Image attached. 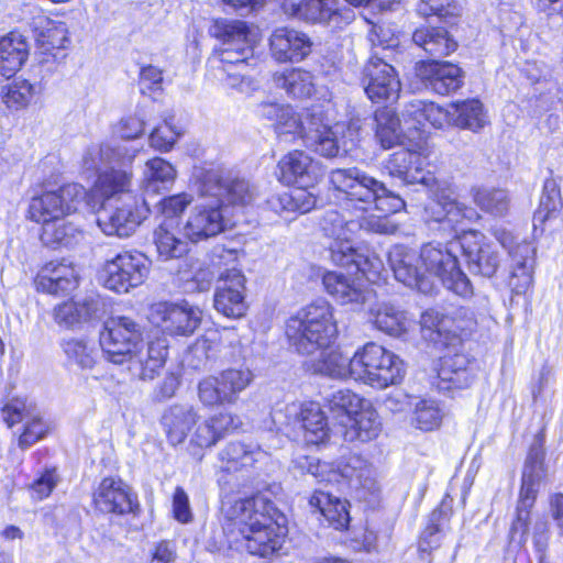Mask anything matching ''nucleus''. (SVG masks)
Returning <instances> with one entry per match:
<instances>
[{
	"label": "nucleus",
	"mask_w": 563,
	"mask_h": 563,
	"mask_svg": "<svg viewBox=\"0 0 563 563\" xmlns=\"http://www.w3.org/2000/svg\"><path fill=\"white\" fill-rule=\"evenodd\" d=\"M332 306L317 300L290 317L286 336L290 345L308 360L305 365L316 374L332 378H352V357L331 349L338 336Z\"/></svg>",
	"instance_id": "nucleus-1"
},
{
	"label": "nucleus",
	"mask_w": 563,
	"mask_h": 563,
	"mask_svg": "<svg viewBox=\"0 0 563 563\" xmlns=\"http://www.w3.org/2000/svg\"><path fill=\"white\" fill-rule=\"evenodd\" d=\"M221 526L225 542L220 549L245 550L252 555L268 556L282 548V517L275 505L264 495L221 499Z\"/></svg>",
	"instance_id": "nucleus-2"
},
{
	"label": "nucleus",
	"mask_w": 563,
	"mask_h": 563,
	"mask_svg": "<svg viewBox=\"0 0 563 563\" xmlns=\"http://www.w3.org/2000/svg\"><path fill=\"white\" fill-rule=\"evenodd\" d=\"M460 238L445 244L429 242L421 246L419 255L406 246H394L388 254L395 278L420 292L430 294L433 283L428 275L441 280L443 286L461 297L473 294L468 277L461 271L456 257Z\"/></svg>",
	"instance_id": "nucleus-3"
},
{
	"label": "nucleus",
	"mask_w": 563,
	"mask_h": 563,
	"mask_svg": "<svg viewBox=\"0 0 563 563\" xmlns=\"http://www.w3.org/2000/svg\"><path fill=\"white\" fill-rule=\"evenodd\" d=\"M145 327L129 316H114L104 322L100 346L107 361L122 365L142 380H153L164 366L168 345L165 339L144 342Z\"/></svg>",
	"instance_id": "nucleus-4"
},
{
	"label": "nucleus",
	"mask_w": 563,
	"mask_h": 563,
	"mask_svg": "<svg viewBox=\"0 0 563 563\" xmlns=\"http://www.w3.org/2000/svg\"><path fill=\"white\" fill-rule=\"evenodd\" d=\"M330 183L356 208L367 210L374 205L376 210L384 213V216L363 217L356 221L360 225L358 230L383 234L395 232L396 227L387 219V214L400 211L405 207V201L399 195L389 190L384 183L357 167L333 169L330 173Z\"/></svg>",
	"instance_id": "nucleus-5"
},
{
	"label": "nucleus",
	"mask_w": 563,
	"mask_h": 563,
	"mask_svg": "<svg viewBox=\"0 0 563 563\" xmlns=\"http://www.w3.org/2000/svg\"><path fill=\"white\" fill-rule=\"evenodd\" d=\"M209 33L221 42L220 48L208 59L212 76L227 88L244 93L254 90V80L242 71L253 58L255 43L246 23L218 19L210 26Z\"/></svg>",
	"instance_id": "nucleus-6"
},
{
	"label": "nucleus",
	"mask_w": 563,
	"mask_h": 563,
	"mask_svg": "<svg viewBox=\"0 0 563 563\" xmlns=\"http://www.w3.org/2000/svg\"><path fill=\"white\" fill-rule=\"evenodd\" d=\"M352 378L374 388L399 384L406 374L404 361L374 342L366 343L352 356Z\"/></svg>",
	"instance_id": "nucleus-7"
},
{
	"label": "nucleus",
	"mask_w": 563,
	"mask_h": 563,
	"mask_svg": "<svg viewBox=\"0 0 563 563\" xmlns=\"http://www.w3.org/2000/svg\"><path fill=\"white\" fill-rule=\"evenodd\" d=\"M291 464L295 472L310 474L319 483L336 481L341 476L347 479L350 486L356 490H365L373 496L379 492L372 465L356 454H352L341 461L338 465V471L332 470L330 464L320 462L317 457L302 454L297 455Z\"/></svg>",
	"instance_id": "nucleus-8"
},
{
	"label": "nucleus",
	"mask_w": 563,
	"mask_h": 563,
	"mask_svg": "<svg viewBox=\"0 0 563 563\" xmlns=\"http://www.w3.org/2000/svg\"><path fill=\"white\" fill-rule=\"evenodd\" d=\"M87 191L79 184H68L58 190L34 196L29 203V218L44 227L48 222L71 216L86 206Z\"/></svg>",
	"instance_id": "nucleus-9"
},
{
	"label": "nucleus",
	"mask_w": 563,
	"mask_h": 563,
	"mask_svg": "<svg viewBox=\"0 0 563 563\" xmlns=\"http://www.w3.org/2000/svg\"><path fill=\"white\" fill-rule=\"evenodd\" d=\"M544 452L540 445H532L525 463L517 518L511 526V538L522 542L528 531L529 510L533 506L538 489L545 477Z\"/></svg>",
	"instance_id": "nucleus-10"
},
{
	"label": "nucleus",
	"mask_w": 563,
	"mask_h": 563,
	"mask_svg": "<svg viewBox=\"0 0 563 563\" xmlns=\"http://www.w3.org/2000/svg\"><path fill=\"white\" fill-rule=\"evenodd\" d=\"M252 380L253 373L246 367L227 368L199 382V400L206 407L233 405Z\"/></svg>",
	"instance_id": "nucleus-11"
},
{
	"label": "nucleus",
	"mask_w": 563,
	"mask_h": 563,
	"mask_svg": "<svg viewBox=\"0 0 563 563\" xmlns=\"http://www.w3.org/2000/svg\"><path fill=\"white\" fill-rule=\"evenodd\" d=\"M150 266L148 258L142 253H119L103 266V285L114 292L126 294L146 280Z\"/></svg>",
	"instance_id": "nucleus-12"
},
{
	"label": "nucleus",
	"mask_w": 563,
	"mask_h": 563,
	"mask_svg": "<svg viewBox=\"0 0 563 563\" xmlns=\"http://www.w3.org/2000/svg\"><path fill=\"white\" fill-rule=\"evenodd\" d=\"M202 311L186 300L159 301L150 306L148 321L170 335H191L199 327Z\"/></svg>",
	"instance_id": "nucleus-13"
},
{
	"label": "nucleus",
	"mask_w": 563,
	"mask_h": 563,
	"mask_svg": "<svg viewBox=\"0 0 563 563\" xmlns=\"http://www.w3.org/2000/svg\"><path fill=\"white\" fill-rule=\"evenodd\" d=\"M202 196L219 199L227 206L245 207L256 199L257 188L250 180L239 176H223L220 170H208L200 185Z\"/></svg>",
	"instance_id": "nucleus-14"
},
{
	"label": "nucleus",
	"mask_w": 563,
	"mask_h": 563,
	"mask_svg": "<svg viewBox=\"0 0 563 563\" xmlns=\"http://www.w3.org/2000/svg\"><path fill=\"white\" fill-rule=\"evenodd\" d=\"M111 208L104 207L99 211L97 223L107 235L128 238L145 220L150 213V203L146 198L142 201L114 202Z\"/></svg>",
	"instance_id": "nucleus-15"
},
{
	"label": "nucleus",
	"mask_w": 563,
	"mask_h": 563,
	"mask_svg": "<svg viewBox=\"0 0 563 563\" xmlns=\"http://www.w3.org/2000/svg\"><path fill=\"white\" fill-rule=\"evenodd\" d=\"M235 263L236 254L231 250H217L213 253L211 264H208L198 258H187L177 272L178 280L180 282L186 292H203L208 291L213 283L216 269L218 274L223 272L221 268L222 263Z\"/></svg>",
	"instance_id": "nucleus-16"
},
{
	"label": "nucleus",
	"mask_w": 563,
	"mask_h": 563,
	"mask_svg": "<svg viewBox=\"0 0 563 563\" xmlns=\"http://www.w3.org/2000/svg\"><path fill=\"white\" fill-rule=\"evenodd\" d=\"M362 75L364 91L373 102H393L398 99L401 90L398 74L383 58L372 56Z\"/></svg>",
	"instance_id": "nucleus-17"
},
{
	"label": "nucleus",
	"mask_w": 563,
	"mask_h": 563,
	"mask_svg": "<svg viewBox=\"0 0 563 563\" xmlns=\"http://www.w3.org/2000/svg\"><path fill=\"white\" fill-rule=\"evenodd\" d=\"M421 323L424 327L434 328L440 336L445 335L446 345L454 346L462 341L463 335L476 327V319L465 307L429 309L422 313Z\"/></svg>",
	"instance_id": "nucleus-18"
},
{
	"label": "nucleus",
	"mask_w": 563,
	"mask_h": 563,
	"mask_svg": "<svg viewBox=\"0 0 563 563\" xmlns=\"http://www.w3.org/2000/svg\"><path fill=\"white\" fill-rule=\"evenodd\" d=\"M427 158L423 152L402 148L389 155L384 163V170L404 186L420 184L432 189L437 179L424 169Z\"/></svg>",
	"instance_id": "nucleus-19"
},
{
	"label": "nucleus",
	"mask_w": 563,
	"mask_h": 563,
	"mask_svg": "<svg viewBox=\"0 0 563 563\" xmlns=\"http://www.w3.org/2000/svg\"><path fill=\"white\" fill-rule=\"evenodd\" d=\"M495 238L508 251L511 260L510 286L517 294L525 292L532 282L534 247L526 240L517 241V238L505 229L496 230Z\"/></svg>",
	"instance_id": "nucleus-20"
},
{
	"label": "nucleus",
	"mask_w": 563,
	"mask_h": 563,
	"mask_svg": "<svg viewBox=\"0 0 563 563\" xmlns=\"http://www.w3.org/2000/svg\"><path fill=\"white\" fill-rule=\"evenodd\" d=\"M224 209L219 199L203 196L190 211L184 225V233L191 242L216 236L224 230Z\"/></svg>",
	"instance_id": "nucleus-21"
},
{
	"label": "nucleus",
	"mask_w": 563,
	"mask_h": 563,
	"mask_svg": "<svg viewBox=\"0 0 563 563\" xmlns=\"http://www.w3.org/2000/svg\"><path fill=\"white\" fill-rule=\"evenodd\" d=\"M222 283L214 294V308L228 318H241L246 312L244 300V282L242 272L236 267V262L219 274Z\"/></svg>",
	"instance_id": "nucleus-22"
},
{
	"label": "nucleus",
	"mask_w": 563,
	"mask_h": 563,
	"mask_svg": "<svg viewBox=\"0 0 563 563\" xmlns=\"http://www.w3.org/2000/svg\"><path fill=\"white\" fill-rule=\"evenodd\" d=\"M93 504L102 514H133L139 507L137 498L120 478H103L93 492Z\"/></svg>",
	"instance_id": "nucleus-23"
},
{
	"label": "nucleus",
	"mask_w": 563,
	"mask_h": 563,
	"mask_svg": "<svg viewBox=\"0 0 563 563\" xmlns=\"http://www.w3.org/2000/svg\"><path fill=\"white\" fill-rule=\"evenodd\" d=\"M311 48L309 36L292 27H277L269 36V53L278 63H299L309 56Z\"/></svg>",
	"instance_id": "nucleus-24"
},
{
	"label": "nucleus",
	"mask_w": 563,
	"mask_h": 563,
	"mask_svg": "<svg viewBox=\"0 0 563 563\" xmlns=\"http://www.w3.org/2000/svg\"><path fill=\"white\" fill-rule=\"evenodd\" d=\"M344 133V124L336 123L329 126L322 123L313 122V118L309 120L308 128L302 135L307 147L318 153L319 155L333 158L345 155L351 151L349 142L345 136H340Z\"/></svg>",
	"instance_id": "nucleus-25"
},
{
	"label": "nucleus",
	"mask_w": 563,
	"mask_h": 563,
	"mask_svg": "<svg viewBox=\"0 0 563 563\" xmlns=\"http://www.w3.org/2000/svg\"><path fill=\"white\" fill-rule=\"evenodd\" d=\"M416 76L426 88L446 96L459 90L463 85L462 69L451 63L437 60L419 62L416 64Z\"/></svg>",
	"instance_id": "nucleus-26"
},
{
	"label": "nucleus",
	"mask_w": 563,
	"mask_h": 563,
	"mask_svg": "<svg viewBox=\"0 0 563 563\" xmlns=\"http://www.w3.org/2000/svg\"><path fill=\"white\" fill-rule=\"evenodd\" d=\"M460 249L474 273L493 277L500 266L498 253L484 242V235L478 231H468L460 236Z\"/></svg>",
	"instance_id": "nucleus-27"
},
{
	"label": "nucleus",
	"mask_w": 563,
	"mask_h": 563,
	"mask_svg": "<svg viewBox=\"0 0 563 563\" xmlns=\"http://www.w3.org/2000/svg\"><path fill=\"white\" fill-rule=\"evenodd\" d=\"M426 213L429 220L438 222L443 225V229L449 228L452 231H456L457 227L462 225L464 221H471L477 217L473 208L457 201L451 196V192L444 189H437L435 199L426 208Z\"/></svg>",
	"instance_id": "nucleus-28"
},
{
	"label": "nucleus",
	"mask_w": 563,
	"mask_h": 563,
	"mask_svg": "<svg viewBox=\"0 0 563 563\" xmlns=\"http://www.w3.org/2000/svg\"><path fill=\"white\" fill-rule=\"evenodd\" d=\"M298 15L307 22L320 23L333 30L344 27L355 18L353 10L339 5V0H306L299 5Z\"/></svg>",
	"instance_id": "nucleus-29"
},
{
	"label": "nucleus",
	"mask_w": 563,
	"mask_h": 563,
	"mask_svg": "<svg viewBox=\"0 0 563 563\" xmlns=\"http://www.w3.org/2000/svg\"><path fill=\"white\" fill-rule=\"evenodd\" d=\"M279 180L286 185L312 186L321 175L318 162L302 151H292L278 162Z\"/></svg>",
	"instance_id": "nucleus-30"
},
{
	"label": "nucleus",
	"mask_w": 563,
	"mask_h": 563,
	"mask_svg": "<svg viewBox=\"0 0 563 563\" xmlns=\"http://www.w3.org/2000/svg\"><path fill=\"white\" fill-rule=\"evenodd\" d=\"M468 364L470 361L464 354L443 356L432 385L442 393L467 388L473 382Z\"/></svg>",
	"instance_id": "nucleus-31"
},
{
	"label": "nucleus",
	"mask_w": 563,
	"mask_h": 563,
	"mask_svg": "<svg viewBox=\"0 0 563 563\" xmlns=\"http://www.w3.org/2000/svg\"><path fill=\"white\" fill-rule=\"evenodd\" d=\"M197 409L188 404H174L167 407L161 418V424L172 445L184 443L199 420Z\"/></svg>",
	"instance_id": "nucleus-32"
},
{
	"label": "nucleus",
	"mask_w": 563,
	"mask_h": 563,
	"mask_svg": "<svg viewBox=\"0 0 563 563\" xmlns=\"http://www.w3.org/2000/svg\"><path fill=\"white\" fill-rule=\"evenodd\" d=\"M95 188L108 202H129L142 201L144 197H139L134 189L132 173L125 169H114L101 173L98 176Z\"/></svg>",
	"instance_id": "nucleus-33"
},
{
	"label": "nucleus",
	"mask_w": 563,
	"mask_h": 563,
	"mask_svg": "<svg viewBox=\"0 0 563 563\" xmlns=\"http://www.w3.org/2000/svg\"><path fill=\"white\" fill-rule=\"evenodd\" d=\"M241 420L230 412H219L199 423L190 438V445L199 449L213 446L228 432L238 429Z\"/></svg>",
	"instance_id": "nucleus-34"
},
{
	"label": "nucleus",
	"mask_w": 563,
	"mask_h": 563,
	"mask_svg": "<svg viewBox=\"0 0 563 563\" xmlns=\"http://www.w3.org/2000/svg\"><path fill=\"white\" fill-rule=\"evenodd\" d=\"M37 290L59 295L77 286L74 266L65 262H49L40 271L35 278Z\"/></svg>",
	"instance_id": "nucleus-35"
},
{
	"label": "nucleus",
	"mask_w": 563,
	"mask_h": 563,
	"mask_svg": "<svg viewBox=\"0 0 563 563\" xmlns=\"http://www.w3.org/2000/svg\"><path fill=\"white\" fill-rule=\"evenodd\" d=\"M137 148L126 144H101L87 150L82 157V166L86 170L99 172L102 167L114 164L125 166L135 158Z\"/></svg>",
	"instance_id": "nucleus-36"
},
{
	"label": "nucleus",
	"mask_w": 563,
	"mask_h": 563,
	"mask_svg": "<svg viewBox=\"0 0 563 563\" xmlns=\"http://www.w3.org/2000/svg\"><path fill=\"white\" fill-rule=\"evenodd\" d=\"M153 241L161 261L178 260L189 251V245L181 234L180 225L173 220H161L153 233Z\"/></svg>",
	"instance_id": "nucleus-37"
},
{
	"label": "nucleus",
	"mask_w": 563,
	"mask_h": 563,
	"mask_svg": "<svg viewBox=\"0 0 563 563\" xmlns=\"http://www.w3.org/2000/svg\"><path fill=\"white\" fill-rule=\"evenodd\" d=\"M452 514L451 501L446 499H443L439 507L430 514L419 541L421 555L429 554L431 550L440 547L442 539L451 530Z\"/></svg>",
	"instance_id": "nucleus-38"
},
{
	"label": "nucleus",
	"mask_w": 563,
	"mask_h": 563,
	"mask_svg": "<svg viewBox=\"0 0 563 563\" xmlns=\"http://www.w3.org/2000/svg\"><path fill=\"white\" fill-rule=\"evenodd\" d=\"M368 321L377 330L399 338L410 325L407 313L390 302H377L368 310Z\"/></svg>",
	"instance_id": "nucleus-39"
},
{
	"label": "nucleus",
	"mask_w": 563,
	"mask_h": 563,
	"mask_svg": "<svg viewBox=\"0 0 563 563\" xmlns=\"http://www.w3.org/2000/svg\"><path fill=\"white\" fill-rule=\"evenodd\" d=\"M309 506L319 511L335 530H345L350 525L349 503L329 493L316 490Z\"/></svg>",
	"instance_id": "nucleus-40"
},
{
	"label": "nucleus",
	"mask_w": 563,
	"mask_h": 563,
	"mask_svg": "<svg viewBox=\"0 0 563 563\" xmlns=\"http://www.w3.org/2000/svg\"><path fill=\"white\" fill-rule=\"evenodd\" d=\"M308 444L318 445L329 438V427L324 412L320 405L314 401L301 404L296 413Z\"/></svg>",
	"instance_id": "nucleus-41"
},
{
	"label": "nucleus",
	"mask_w": 563,
	"mask_h": 563,
	"mask_svg": "<svg viewBox=\"0 0 563 563\" xmlns=\"http://www.w3.org/2000/svg\"><path fill=\"white\" fill-rule=\"evenodd\" d=\"M29 45L25 38L11 32L0 38V76L10 78L27 58Z\"/></svg>",
	"instance_id": "nucleus-42"
},
{
	"label": "nucleus",
	"mask_w": 563,
	"mask_h": 563,
	"mask_svg": "<svg viewBox=\"0 0 563 563\" xmlns=\"http://www.w3.org/2000/svg\"><path fill=\"white\" fill-rule=\"evenodd\" d=\"M413 43L433 57H445L453 53L457 43L443 27L420 26L412 34Z\"/></svg>",
	"instance_id": "nucleus-43"
},
{
	"label": "nucleus",
	"mask_w": 563,
	"mask_h": 563,
	"mask_svg": "<svg viewBox=\"0 0 563 563\" xmlns=\"http://www.w3.org/2000/svg\"><path fill=\"white\" fill-rule=\"evenodd\" d=\"M402 117L405 120L407 118L412 119L418 125L429 122L437 129L453 125L452 104L449 109H444L434 102L415 99L406 104Z\"/></svg>",
	"instance_id": "nucleus-44"
},
{
	"label": "nucleus",
	"mask_w": 563,
	"mask_h": 563,
	"mask_svg": "<svg viewBox=\"0 0 563 563\" xmlns=\"http://www.w3.org/2000/svg\"><path fill=\"white\" fill-rule=\"evenodd\" d=\"M322 284L327 292L341 305H360L366 299L362 285L342 273L327 272L322 277Z\"/></svg>",
	"instance_id": "nucleus-45"
},
{
	"label": "nucleus",
	"mask_w": 563,
	"mask_h": 563,
	"mask_svg": "<svg viewBox=\"0 0 563 563\" xmlns=\"http://www.w3.org/2000/svg\"><path fill=\"white\" fill-rule=\"evenodd\" d=\"M40 239L45 246L52 249L70 247L84 239V232L74 221L64 217L42 227Z\"/></svg>",
	"instance_id": "nucleus-46"
},
{
	"label": "nucleus",
	"mask_w": 563,
	"mask_h": 563,
	"mask_svg": "<svg viewBox=\"0 0 563 563\" xmlns=\"http://www.w3.org/2000/svg\"><path fill=\"white\" fill-rule=\"evenodd\" d=\"M453 126L479 132L488 123V114L478 99H466L452 103Z\"/></svg>",
	"instance_id": "nucleus-47"
},
{
	"label": "nucleus",
	"mask_w": 563,
	"mask_h": 563,
	"mask_svg": "<svg viewBox=\"0 0 563 563\" xmlns=\"http://www.w3.org/2000/svg\"><path fill=\"white\" fill-rule=\"evenodd\" d=\"M176 169L167 161L155 157L146 163L142 188L145 195L169 190L176 179Z\"/></svg>",
	"instance_id": "nucleus-48"
},
{
	"label": "nucleus",
	"mask_w": 563,
	"mask_h": 563,
	"mask_svg": "<svg viewBox=\"0 0 563 563\" xmlns=\"http://www.w3.org/2000/svg\"><path fill=\"white\" fill-rule=\"evenodd\" d=\"M307 186H299L291 191H285L272 196L267 203L278 214L285 212L307 213L316 207V196L306 189Z\"/></svg>",
	"instance_id": "nucleus-49"
},
{
	"label": "nucleus",
	"mask_w": 563,
	"mask_h": 563,
	"mask_svg": "<svg viewBox=\"0 0 563 563\" xmlns=\"http://www.w3.org/2000/svg\"><path fill=\"white\" fill-rule=\"evenodd\" d=\"M474 203L485 213L503 218L508 214L511 203L509 192L503 188L479 187L472 189Z\"/></svg>",
	"instance_id": "nucleus-50"
},
{
	"label": "nucleus",
	"mask_w": 563,
	"mask_h": 563,
	"mask_svg": "<svg viewBox=\"0 0 563 563\" xmlns=\"http://www.w3.org/2000/svg\"><path fill=\"white\" fill-rule=\"evenodd\" d=\"M41 93V86L23 78H15L1 88V100L8 109L26 108Z\"/></svg>",
	"instance_id": "nucleus-51"
},
{
	"label": "nucleus",
	"mask_w": 563,
	"mask_h": 563,
	"mask_svg": "<svg viewBox=\"0 0 563 563\" xmlns=\"http://www.w3.org/2000/svg\"><path fill=\"white\" fill-rule=\"evenodd\" d=\"M340 422L353 430L354 434L350 435L351 440L357 438L361 441L375 439L379 434L382 427L379 416L368 400L363 404L362 409H358L349 421Z\"/></svg>",
	"instance_id": "nucleus-52"
},
{
	"label": "nucleus",
	"mask_w": 563,
	"mask_h": 563,
	"mask_svg": "<svg viewBox=\"0 0 563 563\" xmlns=\"http://www.w3.org/2000/svg\"><path fill=\"white\" fill-rule=\"evenodd\" d=\"M266 453L257 445L242 442H231L221 452V459L228 471H239L252 467L256 462L262 461Z\"/></svg>",
	"instance_id": "nucleus-53"
},
{
	"label": "nucleus",
	"mask_w": 563,
	"mask_h": 563,
	"mask_svg": "<svg viewBox=\"0 0 563 563\" xmlns=\"http://www.w3.org/2000/svg\"><path fill=\"white\" fill-rule=\"evenodd\" d=\"M274 82L295 98L309 97L313 91V76L301 68H292L274 75Z\"/></svg>",
	"instance_id": "nucleus-54"
},
{
	"label": "nucleus",
	"mask_w": 563,
	"mask_h": 563,
	"mask_svg": "<svg viewBox=\"0 0 563 563\" xmlns=\"http://www.w3.org/2000/svg\"><path fill=\"white\" fill-rule=\"evenodd\" d=\"M375 136L384 148H390L399 143L401 137L400 120L396 113L387 108L375 112Z\"/></svg>",
	"instance_id": "nucleus-55"
},
{
	"label": "nucleus",
	"mask_w": 563,
	"mask_h": 563,
	"mask_svg": "<svg viewBox=\"0 0 563 563\" xmlns=\"http://www.w3.org/2000/svg\"><path fill=\"white\" fill-rule=\"evenodd\" d=\"M69 363L82 369H91L97 362V351L92 343L84 339H68L62 344Z\"/></svg>",
	"instance_id": "nucleus-56"
},
{
	"label": "nucleus",
	"mask_w": 563,
	"mask_h": 563,
	"mask_svg": "<svg viewBox=\"0 0 563 563\" xmlns=\"http://www.w3.org/2000/svg\"><path fill=\"white\" fill-rule=\"evenodd\" d=\"M366 399L361 398L350 389H340L328 399L330 411L341 421H349L358 409H362Z\"/></svg>",
	"instance_id": "nucleus-57"
},
{
	"label": "nucleus",
	"mask_w": 563,
	"mask_h": 563,
	"mask_svg": "<svg viewBox=\"0 0 563 563\" xmlns=\"http://www.w3.org/2000/svg\"><path fill=\"white\" fill-rule=\"evenodd\" d=\"M561 208L560 189L553 179H548L544 183L540 203L533 216V225L537 228L543 224L547 220L555 217Z\"/></svg>",
	"instance_id": "nucleus-58"
},
{
	"label": "nucleus",
	"mask_w": 563,
	"mask_h": 563,
	"mask_svg": "<svg viewBox=\"0 0 563 563\" xmlns=\"http://www.w3.org/2000/svg\"><path fill=\"white\" fill-rule=\"evenodd\" d=\"M412 423L422 431L437 429L442 421L443 411L433 399H417L415 401Z\"/></svg>",
	"instance_id": "nucleus-59"
},
{
	"label": "nucleus",
	"mask_w": 563,
	"mask_h": 563,
	"mask_svg": "<svg viewBox=\"0 0 563 563\" xmlns=\"http://www.w3.org/2000/svg\"><path fill=\"white\" fill-rule=\"evenodd\" d=\"M183 134L184 129L175 123L174 117H166L150 134V145L156 151L169 152Z\"/></svg>",
	"instance_id": "nucleus-60"
},
{
	"label": "nucleus",
	"mask_w": 563,
	"mask_h": 563,
	"mask_svg": "<svg viewBox=\"0 0 563 563\" xmlns=\"http://www.w3.org/2000/svg\"><path fill=\"white\" fill-rule=\"evenodd\" d=\"M38 411L35 402L27 397H13L3 405L1 415L8 427L12 428L35 417Z\"/></svg>",
	"instance_id": "nucleus-61"
},
{
	"label": "nucleus",
	"mask_w": 563,
	"mask_h": 563,
	"mask_svg": "<svg viewBox=\"0 0 563 563\" xmlns=\"http://www.w3.org/2000/svg\"><path fill=\"white\" fill-rule=\"evenodd\" d=\"M320 225L324 234L332 238L333 241L345 239L346 236H354L360 228L355 220H346L336 210L327 211L320 222Z\"/></svg>",
	"instance_id": "nucleus-62"
},
{
	"label": "nucleus",
	"mask_w": 563,
	"mask_h": 563,
	"mask_svg": "<svg viewBox=\"0 0 563 563\" xmlns=\"http://www.w3.org/2000/svg\"><path fill=\"white\" fill-rule=\"evenodd\" d=\"M192 197L186 192L173 195L161 199L155 209L161 220H173L174 224L180 225L179 217L191 203Z\"/></svg>",
	"instance_id": "nucleus-63"
},
{
	"label": "nucleus",
	"mask_w": 563,
	"mask_h": 563,
	"mask_svg": "<svg viewBox=\"0 0 563 563\" xmlns=\"http://www.w3.org/2000/svg\"><path fill=\"white\" fill-rule=\"evenodd\" d=\"M352 239L353 236H346L345 239L335 240L330 244V258L335 265L345 267L357 265L361 254L354 247Z\"/></svg>",
	"instance_id": "nucleus-64"
}]
</instances>
